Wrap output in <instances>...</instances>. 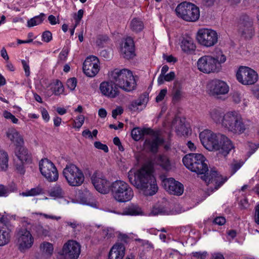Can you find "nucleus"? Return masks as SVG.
<instances>
[{
	"label": "nucleus",
	"mask_w": 259,
	"mask_h": 259,
	"mask_svg": "<svg viewBox=\"0 0 259 259\" xmlns=\"http://www.w3.org/2000/svg\"><path fill=\"white\" fill-rule=\"evenodd\" d=\"M182 161L185 166L191 171L199 175L204 174L201 178L208 186V190L211 192L218 190L228 180L226 177H223L213 170L210 171L209 175H206L208 167L205 157L201 154H187L183 157Z\"/></svg>",
	"instance_id": "obj_1"
},
{
	"label": "nucleus",
	"mask_w": 259,
	"mask_h": 259,
	"mask_svg": "<svg viewBox=\"0 0 259 259\" xmlns=\"http://www.w3.org/2000/svg\"><path fill=\"white\" fill-rule=\"evenodd\" d=\"M153 173V164L151 163H146L138 169H131L128 172V178L130 183L143 194L152 196L158 190Z\"/></svg>",
	"instance_id": "obj_2"
},
{
	"label": "nucleus",
	"mask_w": 259,
	"mask_h": 259,
	"mask_svg": "<svg viewBox=\"0 0 259 259\" xmlns=\"http://www.w3.org/2000/svg\"><path fill=\"white\" fill-rule=\"evenodd\" d=\"M203 146L209 151H219L226 156L234 148L232 141L224 135L216 134L209 130H204L199 134Z\"/></svg>",
	"instance_id": "obj_3"
},
{
	"label": "nucleus",
	"mask_w": 259,
	"mask_h": 259,
	"mask_svg": "<svg viewBox=\"0 0 259 259\" xmlns=\"http://www.w3.org/2000/svg\"><path fill=\"white\" fill-rule=\"evenodd\" d=\"M133 139L138 141L145 135H149V137L145 141V148L153 153L157 152L158 147L163 142V139L160 136L158 132L154 131L150 128H134L131 133Z\"/></svg>",
	"instance_id": "obj_4"
},
{
	"label": "nucleus",
	"mask_w": 259,
	"mask_h": 259,
	"mask_svg": "<svg viewBox=\"0 0 259 259\" xmlns=\"http://www.w3.org/2000/svg\"><path fill=\"white\" fill-rule=\"evenodd\" d=\"M222 126L234 134L241 135L248 128L249 125L238 112L232 111L223 115Z\"/></svg>",
	"instance_id": "obj_5"
},
{
	"label": "nucleus",
	"mask_w": 259,
	"mask_h": 259,
	"mask_svg": "<svg viewBox=\"0 0 259 259\" xmlns=\"http://www.w3.org/2000/svg\"><path fill=\"white\" fill-rule=\"evenodd\" d=\"M110 78L118 88L126 91L131 92L136 87V81L132 71L127 69H115L111 71Z\"/></svg>",
	"instance_id": "obj_6"
},
{
	"label": "nucleus",
	"mask_w": 259,
	"mask_h": 259,
	"mask_svg": "<svg viewBox=\"0 0 259 259\" xmlns=\"http://www.w3.org/2000/svg\"><path fill=\"white\" fill-rule=\"evenodd\" d=\"M110 191L113 198L118 202L129 201L134 196L132 188L127 183L121 180L113 182Z\"/></svg>",
	"instance_id": "obj_7"
},
{
	"label": "nucleus",
	"mask_w": 259,
	"mask_h": 259,
	"mask_svg": "<svg viewBox=\"0 0 259 259\" xmlns=\"http://www.w3.org/2000/svg\"><path fill=\"white\" fill-rule=\"evenodd\" d=\"M175 12L178 18L188 22H196L200 17L199 8L191 3L184 2L179 4Z\"/></svg>",
	"instance_id": "obj_8"
},
{
	"label": "nucleus",
	"mask_w": 259,
	"mask_h": 259,
	"mask_svg": "<svg viewBox=\"0 0 259 259\" xmlns=\"http://www.w3.org/2000/svg\"><path fill=\"white\" fill-rule=\"evenodd\" d=\"M63 174L69 186L78 187L84 182V176L82 170L75 165H66L63 170Z\"/></svg>",
	"instance_id": "obj_9"
},
{
	"label": "nucleus",
	"mask_w": 259,
	"mask_h": 259,
	"mask_svg": "<svg viewBox=\"0 0 259 259\" xmlns=\"http://www.w3.org/2000/svg\"><path fill=\"white\" fill-rule=\"evenodd\" d=\"M16 240L18 249L21 252H25L31 248L34 242L31 232L24 228H21L17 230Z\"/></svg>",
	"instance_id": "obj_10"
},
{
	"label": "nucleus",
	"mask_w": 259,
	"mask_h": 259,
	"mask_svg": "<svg viewBox=\"0 0 259 259\" xmlns=\"http://www.w3.org/2000/svg\"><path fill=\"white\" fill-rule=\"evenodd\" d=\"M196 39L201 46L211 47L218 42V35L213 29L201 28L197 32Z\"/></svg>",
	"instance_id": "obj_11"
},
{
	"label": "nucleus",
	"mask_w": 259,
	"mask_h": 259,
	"mask_svg": "<svg viewBox=\"0 0 259 259\" xmlns=\"http://www.w3.org/2000/svg\"><path fill=\"white\" fill-rule=\"evenodd\" d=\"M41 174L50 182H56L59 178L57 169L55 164L47 158L42 159L39 162Z\"/></svg>",
	"instance_id": "obj_12"
},
{
	"label": "nucleus",
	"mask_w": 259,
	"mask_h": 259,
	"mask_svg": "<svg viewBox=\"0 0 259 259\" xmlns=\"http://www.w3.org/2000/svg\"><path fill=\"white\" fill-rule=\"evenodd\" d=\"M207 90L211 96L218 99H222L223 96L229 93V86L223 80L213 79L208 83Z\"/></svg>",
	"instance_id": "obj_13"
},
{
	"label": "nucleus",
	"mask_w": 259,
	"mask_h": 259,
	"mask_svg": "<svg viewBox=\"0 0 259 259\" xmlns=\"http://www.w3.org/2000/svg\"><path fill=\"white\" fill-rule=\"evenodd\" d=\"M237 80L244 85L254 84L258 78L257 73L249 67L240 66L236 72Z\"/></svg>",
	"instance_id": "obj_14"
},
{
	"label": "nucleus",
	"mask_w": 259,
	"mask_h": 259,
	"mask_svg": "<svg viewBox=\"0 0 259 259\" xmlns=\"http://www.w3.org/2000/svg\"><path fill=\"white\" fill-rule=\"evenodd\" d=\"M198 69L204 73L209 74L219 72L216 62L212 56L204 55L197 61Z\"/></svg>",
	"instance_id": "obj_15"
},
{
	"label": "nucleus",
	"mask_w": 259,
	"mask_h": 259,
	"mask_svg": "<svg viewBox=\"0 0 259 259\" xmlns=\"http://www.w3.org/2000/svg\"><path fill=\"white\" fill-rule=\"evenodd\" d=\"M80 253V245L75 241L69 240L62 249V255L65 259H77Z\"/></svg>",
	"instance_id": "obj_16"
},
{
	"label": "nucleus",
	"mask_w": 259,
	"mask_h": 259,
	"mask_svg": "<svg viewBox=\"0 0 259 259\" xmlns=\"http://www.w3.org/2000/svg\"><path fill=\"white\" fill-rule=\"evenodd\" d=\"M91 181L95 189L100 193L107 194L111 190L110 182L100 173L96 171L91 176Z\"/></svg>",
	"instance_id": "obj_17"
},
{
	"label": "nucleus",
	"mask_w": 259,
	"mask_h": 259,
	"mask_svg": "<svg viewBox=\"0 0 259 259\" xmlns=\"http://www.w3.org/2000/svg\"><path fill=\"white\" fill-rule=\"evenodd\" d=\"M84 73L90 77H94L100 70L99 61L95 56H91L86 58L83 64Z\"/></svg>",
	"instance_id": "obj_18"
},
{
	"label": "nucleus",
	"mask_w": 259,
	"mask_h": 259,
	"mask_svg": "<svg viewBox=\"0 0 259 259\" xmlns=\"http://www.w3.org/2000/svg\"><path fill=\"white\" fill-rule=\"evenodd\" d=\"M162 185L169 194L177 196L181 195L184 192V186L182 183L176 181L174 178L164 179Z\"/></svg>",
	"instance_id": "obj_19"
},
{
	"label": "nucleus",
	"mask_w": 259,
	"mask_h": 259,
	"mask_svg": "<svg viewBox=\"0 0 259 259\" xmlns=\"http://www.w3.org/2000/svg\"><path fill=\"white\" fill-rule=\"evenodd\" d=\"M100 90L103 95L111 98H115L119 93L118 87L111 79L102 82L100 85Z\"/></svg>",
	"instance_id": "obj_20"
},
{
	"label": "nucleus",
	"mask_w": 259,
	"mask_h": 259,
	"mask_svg": "<svg viewBox=\"0 0 259 259\" xmlns=\"http://www.w3.org/2000/svg\"><path fill=\"white\" fill-rule=\"evenodd\" d=\"M121 53L123 57L130 59L135 56L134 41L131 37L125 39L123 46L121 47Z\"/></svg>",
	"instance_id": "obj_21"
},
{
	"label": "nucleus",
	"mask_w": 259,
	"mask_h": 259,
	"mask_svg": "<svg viewBox=\"0 0 259 259\" xmlns=\"http://www.w3.org/2000/svg\"><path fill=\"white\" fill-rule=\"evenodd\" d=\"M125 254V247L121 243L114 244L109 253V259H122Z\"/></svg>",
	"instance_id": "obj_22"
},
{
	"label": "nucleus",
	"mask_w": 259,
	"mask_h": 259,
	"mask_svg": "<svg viewBox=\"0 0 259 259\" xmlns=\"http://www.w3.org/2000/svg\"><path fill=\"white\" fill-rule=\"evenodd\" d=\"M7 138L17 146H21L24 144L23 137L15 128H11L6 132Z\"/></svg>",
	"instance_id": "obj_23"
},
{
	"label": "nucleus",
	"mask_w": 259,
	"mask_h": 259,
	"mask_svg": "<svg viewBox=\"0 0 259 259\" xmlns=\"http://www.w3.org/2000/svg\"><path fill=\"white\" fill-rule=\"evenodd\" d=\"M39 248L42 256L46 259L50 258L54 253V245L49 242L44 241L41 243Z\"/></svg>",
	"instance_id": "obj_24"
},
{
	"label": "nucleus",
	"mask_w": 259,
	"mask_h": 259,
	"mask_svg": "<svg viewBox=\"0 0 259 259\" xmlns=\"http://www.w3.org/2000/svg\"><path fill=\"white\" fill-rule=\"evenodd\" d=\"M16 155L22 163L30 164L32 163V155L31 153L24 147H20L16 153Z\"/></svg>",
	"instance_id": "obj_25"
},
{
	"label": "nucleus",
	"mask_w": 259,
	"mask_h": 259,
	"mask_svg": "<svg viewBox=\"0 0 259 259\" xmlns=\"http://www.w3.org/2000/svg\"><path fill=\"white\" fill-rule=\"evenodd\" d=\"M12 228L2 227L0 229V246L7 245L11 240Z\"/></svg>",
	"instance_id": "obj_26"
},
{
	"label": "nucleus",
	"mask_w": 259,
	"mask_h": 259,
	"mask_svg": "<svg viewBox=\"0 0 259 259\" xmlns=\"http://www.w3.org/2000/svg\"><path fill=\"white\" fill-rule=\"evenodd\" d=\"M181 48L184 52L190 53L195 50V45L192 38H185L181 41Z\"/></svg>",
	"instance_id": "obj_27"
},
{
	"label": "nucleus",
	"mask_w": 259,
	"mask_h": 259,
	"mask_svg": "<svg viewBox=\"0 0 259 259\" xmlns=\"http://www.w3.org/2000/svg\"><path fill=\"white\" fill-rule=\"evenodd\" d=\"M141 213V208L137 205L132 203L123 209L121 214L123 215H136Z\"/></svg>",
	"instance_id": "obj_28"
},
{
	"label": "nucleus",
	"mask_w": 259,
	"mask_h": 259,
	"mask_svg": "<svg viewBox=\"0 0 259 259\" xmlns=\"http://www.w3.org/2000/svg\"><path fill=\"white\" fill-rule=\"evenodd\" d=\"M209 115L215 123L221 124L222 125L223 115L221 110L216 108L211 109Z\"/></svg>",
	"instance_id": "obj_29"
},
{
	"label": "nucleus",
	"mask_w": 259,
	"mask_h": 259,
	"mask_svg": "<svg viewBox=\"0 0 259 259\" xmlns=\"http://www.w3.org/2000/svg\"><path fill=\"white\" fill-rule=\"evenodd\" d=\"M156 162L163 168L168 170L171 168L170 162L165 155H159L156 158Z\"/></svg>",
	"instance_id": "obj_30"
},
{
	"label": "nucleus",
	"mask_w": 259,
	"mask_h": 259,
	"mask_svg": "<svg viewBox=\"0 0 259 259\" xmlns=\"http://www.w3.org/2000/svg\"><path fill=\"white\" fill-rule=\"evenodd\" d=\"M45 15L44 13H40V15L36 16L28 20L27 22V26L28 27H32L42 23L45 19Z\"/></svg>",
	"instance_id": "obj_31"
},
{
	"label": "nucleus",
	"mask_w": 259,
	"mask_h": 259,
	"mask_svg": "<svg viewBox=\"0 0 259 259\" xmlns=\"http://www.w3.org/2000/svg\"><path fill=\"white\" fill-rule=\"evenodd\" d=\"M43 193V189L40 186H37L30 190L20 193V195L24 197L35 196Z\"/></svg>",
	"instance_id": "obj_32"
},
{
	"label": "nucleus",
	"mask_w": 259,
	"mask_h": 259,
	"mask_svg": "<svg viewBox=\"0 0 259 259\" xmlns=\"http://www.w3.org/2000/svg\"><path fill=\"white\" fill-rule=\"evenodd\" d=\"M64 192L60 186L58 185H55L53 187L49 192V195L55 198H60L63 197Z\"/></svg>",
	"instance_id": "obj_33"
},
{
	"label": "nucleus",
	"mask_w": 259,
	"mask_h": 259,
	"mask_svg": "<svg viewBox=\"0 0 259 259\" xmlns=\"http://www.w3.org/2000/svg\"><path fill=\"white\" fill-rule=\"evenodd\" d=\"M130 26L133 31L139 32L144 28V24L141 20L134 18L131 22Z\"/></svg>",
	"instance_id": "obj_34"
},
{
	"label": "nucleus",
	"mask_w": 259,
	"mask_h": 259,
	"mask_svg": "<svg viewBox=\"0 0 259 259\" xmlns=\"http://www.w3.org/2000/svg\"><path fill=\"white\" fill-rule=\"evenodd\" d=\"M212 57L216 62L218 70L220 71L221 69V64L226 61V57L221 51H218L216 54Z\"/></svg>",
	"instance_id": "obj_35"
},
{
	"label": "nucleus",
	"mask_w": 259,
	"mask_h": 259,
	"mask_svg": "<svg viewBox=\"0 0 259 259\" xmlns=\"http://www.w3.org/2000/svg\"><path fill=\"white\" fill-rule=\"evenodd\" d=\"M51 90L55 95L59 96L63 93L64 89L61 81L57 80L54 84L52 85Z\"/></svg>",
	"instance_id": "obj_36"
},
{
	"label": "nucleus",
	"mask_w": 259,
	"mask_h": 259,
	"mask_svg": "<svg viewBox=\"0 0 259 259\" xmlns=\"http://www.w3.org/2000/svg\"><path fill=\"white\" fill-rule=\"evenodd\" d=\"M8 166V156L6 152L0 151V168L6 170Z\"/></svg>",
	"instance_id": "obj_37"
},
{
	"label": "nucleus",
	"mask_w": 259,
	"mask_h": 259,
	"mask_svg": "<svg viewBox=\"0 0 259 259\" xmlns=\"http://www.w3.org/2000/svg\"><path fill=\"white\" fill-rule=\"evenodd\" d=\"M172 95L175 101L179 100L183 96L182 88L177 82L175 83Z\"/></svg>",
	"instance_id": "obj_38"
},
{
	"label": "nucleus",
	"mask_w": 259,
	"mask_h": 259,
	"mask_svg": "<svg viewBox=\"0 0 259 259\" xmlns=\"http://www.w3.org/2000/svg\"><path fill=\"white\" fill-rule=\"evenodd\" d=\"M175 77V73L171 71L167 74H164L163 76H159L157 79V82L158 84L160 85L164 83V81H170L174 79Z\"/></svg>",
	"instance_id": "obj_39"
},
{
	"label": "nucleus",
	"mask_w": 259,
	"mask_h": 259,
	"mask_svg": "<svg viewBox=\"0 0 259 259\" xmlns=\"http://www.w3.org/2000/svg\"><path fill=\"white\" fill-rule=\"evenodd\" d=\"M35 231L38 235L47 236L49 235L50 229L49 227H44L38 224L35 226Z\"/></svg>",
	"instance_id": "obj_40"
},
{
	"label": "nucleus",
	"mask_w": 259,
	"mask_h": 259,
	"mask_svg": "<svg viewBox=\"0 0 259 259\" xmlns=\"http://www.w3.org/2000/svg\"><path fill=\"white\" fill-rule=\"evenodd\" d=\"M167 212L164 207L159 206H155L151 209L149 215L152 216H155L157 215H165L167 214Z\"/></svg>",
	"instance_id": "obj_41"
},
{
	"label": "nucleus",
	"mask_w": 259,
	"mask_h": 259,
	"mask_svg": "<svg viewBox=\"0 0 259 259\" xmlns=\"http://www.w3.org/2000/svg\"><path fill=\"white\" fill-rule=\"evenodd\" d=\"M241 33L245 37L247 38H251L253 34V29L251 24L249 23V26H247L246 29H244L241 31Z\"/></svg>",
	"instance_id": "obj_42"
},
{
	"label": "nucleus",
	"mask_w": 259,
	"mask_h": 259,
	"mask_svg": "<svg viewBox=\"0 0 259 259\" xmlns=\"http://www.w3.org/2000/svg\"><path fill=\"white\" fill-rule=\"evenodd\" d=\"M77 84V80L75 78L73 77L67 80L66 85L71 91H73Z\"/></svg>",
	"instance_id": "obj_43"
},
{
	"label": "nucleus",
	"mask_w": 259,
	"mask_h": 259,
	"mask_svg": "<svg viewBox=\"0 0 259 259\" xmlns=\"http://www.w3.org/2000/svg\"><path fill=\"white\" fill-rule=\"evenodd\" d=\"M243 163L241 161H234L231 164L232 175L234 174L242 165Z\"/></svg>",
	"instance_id": "obj_44"
},
{
	"label": "nucleus",
	"mask_w": 259,
	"mask_h": 259,
	"mask_svg": "<svg viewBox=\"0 0 259 259\" xmlns=\"http://www.w3.org/2000/svg\"><path fill=\"white\" fill-rule=\"evenodd\" d=\"M178 121L179 122V125L178 126H175V128H176V130L177 131V132L178 133H179V134H182L185 130V125L182 123V121L181 120H178V119H176L174 122H173V126H175V122Z\"/></svg>",
	"instance_id": "obj_45"
},
{
	"label": "nucleus",
	"mask_w": 259,
	"mask_h": 259,
	"mask_svg": "<svg viewBox=\"0 0 259 259\" xmlns=\"http://www.w3.org/2000/svg\"><path fill=\"white\" fill-rule=\"evenodd\" d=\"M4 117L8 119H10L13 123H17L18 119L10 112L5 111L3 113Z\"/></svg>",
	"instance_id": "obj_46"
},
{
	"label": "nucleus",
	"mask_w": 259,
	"mask_h": 259,
	"mask_svg": "<svg viewBox=\"0 0 259 259\" xmlns=\"http://www.w3.org/2000/svg\"><path fill=\"white\" fill-rule=\"evenodd\" d=\"M84 195L88 197V199L84 200L82 199L83 203L87 205L93 206V203L91 202V201L93 199L92 194L88 190H85L84 191Z\"/></svg>",
	"instance_id": "obj_47"
},
{
	"label": "nucleus",
	"mask_w": 259,
	"mask_h": 259,
	"mask_svg": "<svg viewBox=\"0 0 259 259\" xmlns=\"http://www.w3.org/2000/svg\"><path fill=\"white\" fill-rule=\"evenodd\" d=\"M41 36L42 40L46 42H49L52 39V34L49 30L44 31Z\"/></svg>",
	"instance_id": "obj_48"
},
{
	"label": "nucleus",
	"mask_w": 259,
	"mask_h": 259,
	"mask_svg": "<svg viewBox=\"0 0 259 259\" xmlns=\"http://www.w3.org/2000/svg\"><path fill=\"white\" fill-rule=\"evenodd\" d=\"M21 63L25 72V75L26 76H29L30 73L29 61L22 60L21 61Z\"/></svg>",
	"instance_id": "obj_49"
},
{
	"label": "nucleus",
	"mask_w": 259,
	"mask_h": 259,
	"mask_svg": "<svg viewBox=\"0 0 259 259\" xmlns=\"http://www.w3.org/2000/svg\"><path fill=\"white\" fill-rule=\"evenodd\" d=\"M84 116L82 115H79L74 121L75 127L79 128L84 123Z\"/></svg>",
	"instance_id": "obj_50"
},
{
	"label": "nucleus",
	"mask_w": 259,
	"mask_h": 259,
	"mask_svg": "<svg viewBox=\"0 0 259 259\" xmlns=\"http://www.w3.org/2000/svg\"><path fill=\"white\" fill-rule=\"evenodd\" d=\"M94 146L96 148L102 150L105 152H108L109 151L107 146L101 143L100 142H95L94 143Z\"/></svg>",
	"instance_id": "obj_51"
},
{
	"label": "nucleus",
	"mask_w": 259,
	"mask_h": 259,
	"mask_svg": "<svg viewBox=\"0 0 259 259\" xmlns=\"http://www.w3.org/2000/svg\"><path fill=\"white\" fill-rule=\"evenodd\" d=\"M167 89H163L161 90L156 98V101L157 102H159L161 101L164 99V97L167 94Z\"/></svg>",
	"instance_id": "obj_52"
},
{
	"label": "nucleus",
	"mask_w": 259,
	"mask_h": 259,
	"mask_svg": "<svg viewBox=\"0 0 259 259\" xmlns=\"http://www.w3.org/2000/svg\"><path fill=\"white\" fill-rule=\"evenodd\" d=\"M123 112V108L120 106H118L116 109L112 110V116L114 118H116L117 115H121Z\"/></svg>",
	"instance_id": "obj_53"
},
{
	"label": "nucleus",
	"mask_w": 259,
	"mask_h": 259,
	"mask_svg": "<svg viewBox=\"0 0 259 259\" xmlns=\"http://www.w3.org/2000/svg\"><path fill=\"white\" fill-rule=\"evenodd\" d=\"M83 15V10L82 9H80L78 11L75 17H74V19L75 20L76 23H75V26H77V25L79 24V22L80 21L81 19H82Z\"/></svg>",
	"instance_id": "obj_54"
},
{
	"label": "nucleus",
	"mask_w": 259,
	"mask_h": 259,
	"mask_svg": "<svg viewBox=\"0 0 259 259\" xmlns=\"http://www.w3.org/2000/svg\"><path fill=\"white\" fill-rule=\"evenodd\" d=\"M68 50L67 49L64 48L60 52L59 55V58L60 60L65 61L67 57Z\"/></svg>",
	"instance_id": "obj_55"
},
{
	"label": "nucleus",
	"mask_w": 259,
	"mask_h": 259,
	"mask_svg": "<svg viewBox=\"0 0 259 259\" xmlns=\"http://www.w3.org/2000/svg\"><path fill=\"white\" fill-rule=\"evenodd\" d=\"M213 222L215 224L222 226L225 224L226 219L224 217H219L215 218Z\"/></svg>",
	"instance_id": "obj_56"
},
{
	"label": "nucleus",
	"mask_w": 259,
	"mask_h": 259,
	"mask_svg": "<svg viewBox=\"0 0 259 259\" xmlns=\"http://www.w3.org/2000/svg\"><path fill=\"white\" fill-rule=\"evenodd\" d=\"M232 99L233 101L235 103H239L241 101V94L238 92H235L232 94Z\"/></svg>",
	"instance_id": "obj_57"
},
{
	"label": "nucleus",
	"mask_w": 259,
	"mask_h": 259,
	"mask_svg": "<svg viewBox=\"0 0 259 259\" xmlns=\"http://www.w3.org/2000/svg\"><path fill=\"white\" fill-rule=\"evenodd\" d=\"M193 254L194 257L199 258L201 259H204L208 255L207 252L206 251L195 252H193Z\"/></svg>",
	"instance_id": "obj_58"
},
{
	"label": "nucleus",
	"mask_w": 259,
	"mask_h": 259,
	"mask_svg": "<svg viewBox=\"0 0 259 259\" xmlns=\"http://www.w3.org/2000/svg\"><path fill=\"white\" fill-rule=\"evenodd\" d=\"M39 215L41 216H43L46 219H50L52 220H59L61 219V217L60 216H55L54 215H49L46 213H38Z\"/></svg>",
	"instance_id": "obj_59"
},
{
	"label": "nucleus",
	"mask_w": 259,
	"mask_h": 259,
	"mask_svg": "<svg viewBox=\"0 0 259 259\" xmlns=\"http://www.w3.org/2000/svg\"><path fill=\"white\" fill-rule=\"evenodd\" d=\"M0 222L4 225V228H10L12 229L11 226L9 224V222L8 221V219L4 216L0 218Z\"/></svg>",
	"instance_id": "obj_60"
},
{
	"label": "nucleus",
	"mask_w": 259,
	"mask_h": 259,
	"mask_svg": "<svg viewBox=\"0 0 259 259\" xmlns=\"http://www.w3.org/2000/svg\"><path fill=\"white\" fill-rule=\"evenodd\" d=\"M8 194V191L4 185H0V197H6Z\"/></svg>",
	"instance_id": "obj_61"
},
{
	"label": "nucleus",
	"mask_w": 259,
	"mask_h": 259,
	"mask_svg": "<svg viewBox=\"0 0 259 259\" xmlns=\"http://www.w3.org/2000/svg\"><path fill=\"white\" fill-rule=\"evenodd\" d=\"M163 58L168 63H175L177 61V59L172 55L166 56L164 55Z\"/></svg>",
	"instance_id": "obj_62"
},
{
	"label": "nucleus",
	"mask_w": 259,
	"mask_h": 259,
	"mask_svg": "<svg viewBox=\"0 0 259 259\" xmlns=\"http://www.w3.org/2000/svg\"><path fill=\"white\" fill-rule=\"evenodd\" d=\"M255 210L254 221L259 225V203L256 206Z\"/></svg>",
	"instance_id": "obj_63"
},
{
	"label": "nucleus",
	"mask_w": 259,
	"mask_h": 259,
	"mask_svg": "<svg viewBox=\"0 0 259 259\" xmlns=\"http://www.w3.org/2000/svg\"><path fill=\"white\" fill-rule=\"evenodd\" d=\"M41 114L44 120H45L47 122L49 120L50 116L47 110L46 109H43L41 110Z\"/></svg>",
	"instance_id": "obj_64"
}]
</instances>
